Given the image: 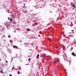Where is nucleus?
Masks as SVG:
<instances>
[{
  "mask_svg": "<svg viewBox=\"0 0 76 76\" xmlns=\"http://www.w3.org/2000/svg\"><path fill=\"white\" fill-rule=\"evenodd\" d=\"M72 55L73 56H74L75 57H76V55L75 53H72Z\"/></svg>",
  "mask_w": 76,
  "mask_h": 76,
  "instance_id": "nucleus-1",
  "label": "nucleus"
},
{
  "mask_svg": "<svg viewBox=\"0 0 76 76\" xmlns=\"http://www.w3.org/2000/svg\"><path fill=\"white\" fill-rule=\"evenodd\" d=\"M72 2L71 3V6H73V7H76V6H75V4H72Z\"/></svg>",
  "mask_w": 76,
  "mask_h": 76,
  "instance_id": "nucleus-2",
  "label": "nucleus"
},
{
  "mask_svg": "<svg viewBox=\"0 0 76 76\" xmlns=\"http://www.w3.org/2000/svg\"><path fill=\"white\" fill-rule=\"evenodd\" d=\"M39 55H37V57H36L37 59H38V58H39Z\"/></svg>",
  "mask_w": 76,
  "mask_h": 76,
  "instance_id": "nucleus-3",
  "label": "nucleus"
},
{
  "mask_svg": "<svg viewBox=\"0 0 76 76\" xmlns=\"http://www.w3.org/2000/svg\"><path fill=\"white\" fill-rule=\"evenodd\" d=\"M22 11L23 12V13H26L27 11H26V10H25V11L23 10Z\"/></svg>",
  "mask_w": 76,
  "mask_h": 76,
  "instance_id": "nucleus-4",
  "label": "nucleus"
},
{
  "mask_svg": "<svg viewBox=\"0 0 76 76\" xmlns=\"http://www.w3.org/2000/svg\"><path fill=\"white\" fill-rule=\"evenodd\" d=\"M13 48H18V46H13Z\"/></svg>",
  "mask_w": 76,
  "mask_h": 76,
  "instance_id": "nucleus-5",
  "label": "nucleus"
},
{
  "mask_svg": "<svg viewBox=\"0 0 76 76\" xmlns=\"http://www.w3.org/2000/svg\"><path fill=\"white\" fill-rule=\"evenodd\" d=\"M26 30L27 31H31V30L29 28H27Z\"/></svg>",
  "mask_w": 76,
  "mask_h": 76,
  "instance_id": "nucleus-6",
  "label": "nucleus"
},
{
  "mask_svg": "<svg viewBox=\"0 0 76 76\" xmlns=\"http://www.w3.org/2000/svg\"><path fill=\"white\" fill-rule=\"evenodd\" d=\"M56 61H58H58H59V59L58 58H57Z\"/></svg>",
  "mask_w": 76,
  "mask_h": 76,
  "instance_id": "nucleus-7",
  "label": "nucleus"
},
{
  "mask_svg": "<svg viewBox=\"0 0 76 76\" xmlns=\"http://www.w3.org/2000/svg\"><path fill=\"white\" fill-rule=\"evenodd\" d=\"M48 39H49V41H50V42H51V41L50 40V39H51V38H48Z\"/></svg>",
  "mask_w": 76,
  "mask_h": 76,
  "instance_id": "nucleus-8",
  "label": "nucleus"
},
{
  "mask_svg": "<svg viewBox=\"0 0 76 76\" xmlns=\"http://www.w3.org/2000/svg\"><path fill=\"white\" fill-rule=\"evenodd\" d=\"M2 71H3V69H2V70L0 71V72L2 74H3V72H2Z\"/></svg>",
  "mask_w": 76,
  "mask_h": 76,
  "instance_id": "nucleus-9",
  "label": "nucleus"
},
{
  "mask_svg": "<svg viewBox=\"0 0 76 76\" xmlns=\"http://www.w3.org/2000/svg\"><path fill=\"white\" fill-rule=\"evenodd\" d=\"M74 31H75V30H72V33H73V34H74Z\"/></svg>",
  "mask_w": 76,
  "mask_h": 76,
  "instance_id": "nucleus-10",
  "label": "nucleus"
},
{
  "mask_svg": "<svg viewBox=\"0 0 76 76\" xmlns=\"http://www.w3.org/2000/svg\"><path fill=\"white\" fill-rule=\"evenodd\" d=\"M10 20H11V21H13V19H12L10 18Z\"/></svg>",
  "mask_w": 76,
  "mask_h": 76,
  "instance_id": "nucleus-11",
  "label": "nucleus"
},
{
  "mask_svg": "<svg viewBox=\"0 0 76 76\" xmlns=\"http://www.w3.org/2000/svg\"><path fill=\"white\" fill-rule=\"evenodd\" d=\"M20 72L19 71H18V74H20Z\"/></svg>",
  "mask_w": 76,
  "mask_h": 76,
  "instance_id": "nucleus-12",
  "label": "nucleus"
},
{
  "mask_svg": "<svg viewBox=\"0 0 76 76\" xmlns=\"http://www.w3.org/2000/svg\"><path fill=\"white\" fill-rule=\"evenodd\" d=\"M73 48L72 47V48L71 49V50H70V51H72V50H73Z\"/></svg>",
  "mask_w": 76,
  "mask_h": 76,
  "instance_id": "nucleus-13",
  "label": "nucleus"
},
{
  "mask_svg": "<svg viewBox=\"0 0 76 76\" xmlns=\"http://www.w3.org/2000/svg\"><path fill=\"white\" fill-rule=\"evenodd\" d=\"M30 23V22H29V21L28 20L27 22V23Z\"/></svg>",
  "mask_w": 76,
  "mask_h": 76,
  "instance_id": "nucleus-14",
  "label": "nucleus"
},
{
  "mask_svg": "<svg viewBox=\"0 0 76 76\" xmlns=\"http://www.w3.org/2000/svg\"><path fill=\"white\" fill-rule=\"evenodd\" d=\"M6 26H7V28H9V26L7 25Z\"/></svg>",
  "mask_w": 76,
  "mask_h": 76,
  "instance_id": "nucleus-15",
  "label": "nucleus"
},
{
  "mask_svg": "<svg viewBox=\"0 0 76 76\" xmlns=\"http://www.w3.org/2000/svg\"><path fill=\"white\" fill-rule=\"evenodd\" d=\"M61 48H63V47H61L59 49V50H61Z\"/></svg>",
  "mask_w": 76,
  "mask_h": 76,
  "instance_id": "nucleus-16",
  "label": "nucleus"
},
{
  "mask_svg": "<svg viewBox=\"0 0 76 76\" xmlns=\"http://www.w3.org/2000/svg\"><path fill=\"white\" fill-rule=\"evenodd\" d=\"M39 33H40V34H42V32H41V31H40V32H39Z\"/></svg>",
  "mask_w": 76,
  "mask_h": 76,
  "instance_id": "nucleus-17",
  "label": "nucleus"
},
{
  "mask_svg": "<svg viewBox=\"0 0 76 76\" xmlns=\"http://www.w3.org/2000/svg\"><path fill=\"white\" fill-rule=\"evenodd\" d=\"M6 63H8V61H6Z\"/></svg>",
  "mask_w": 76,
  "mask_h": 76,
  "instance_id": "nucleus-18",
  "label": "nucleus"
},
{
  "mask_svg": "<svg viewBox=\"0 0 76 76\" xmlns=\"http://www.w3.org/2000/svg\"><path fill=\"white\" fill-rule=\"evenodd\" d=\"M62 47H63V48H65V47L63 46Z\"/></svg>",
  "mask_w": 76,
  "mask_h": 76,
  "instance_id": "nucleus-19",
  "label": "nucleus"
},
{
  "mask_svg": "<svg viewBox=\"0 0 76 76\" xmlns=\"http://www.w3.org/2000/svg\"><path fill=\"white\" fill-rule=\"evenodd\" d=\"M8 37H9V38H10V36L9 35V36H8Z\"/></svg>",
  "mask_w": 76,
  "mask_h": 76,
  "instance_id": "nucleus-20",
  "label": "nucleus"
},
{
  "mask_svg": "<svg viewBox=\"0 0 76 76\" xmlns=\"http://www.w3.org/2000/svg\"><path fill=\"white\" fill-rule=\"evenodd\" d=\"M13 60V58H11V60H12H12Z\"/></svg>",
  "mask_w": 76,
  "mask_h": 76,
  "instance_id": "nucleus-21",
  "label": "nucleus"
},
{
  "mask_svg": "<svg viewBox=\"0 0 76 76\" xmlns=\"http://www.w3.org/2000/svg\"><path fill=\"white\" fill-rule=\"evenodd\" d=\"M56 61H55L53 62L54 63H56Z\"/></svg>",
  "mask_w": 76,
  "mask_h": 76,
  "instance_id": "nucleus-22",
  "label": "nucleus"
},
{
  "mask_svg": "<svg viewBox=\"0 0 76 76\" xmlns=\"http://www.w3.org/2000/svg\"><path fill=\"white\" fill-rule=\"evenodd\" d=\"M30 60H31V58H29L28 59L29 61H30Z\"/></svg>",
  "mask_w": 76,
  "mask_h": 76,
  "instance_id": "nucleus-23",
  "label": "nucleus"
},
{
  "mask_svg": "<svg viewBox=\"0 0 76 76\" xmlns=\"http://www.w3.org/2000/svg\"><path fill=\"white\" fill-rule=\"evenodd\" d=\"M8 20H10V18H9V17H8Z\"/></svg>",
  "mask_w": 76,
  "mask_h": 76,
  "instance_id": "nucleus-24",
  "label": "nucleus"
},
{
  "mask_svg": "<svg viewBox=\"0 0 76 76\" xmlns=\"http://www.w3.org/2000/svg\"><path fill=\"white\" fill-rule=\"evenodd\" d=\"M12 69H15L14 67H13L12 68Z\"/></svg>",
  "mask_w": 76,
  "mask_h": 76,
  "instance_id": "nucleus-25",
  "label": "nucleus"
},
{
  "mask_svg": "<svg viewBox=\"0 0 76 76\" xmlns=\"http://www.w3.org/2000/svg\"><path fill=\"white\" fill-rule=\"evenodd\" d=\"M10 76H12V75H10Z\"/></svg>",
  "mask_w": 76,
  "mask_h": 76,
  "instance_id": "nucleus-26",
  "label": "nucleus"
},
{
  "mask_svg": "<svg viewBox=\"0 0 76 76\" xmlns=\"http://www.w3.org/2000/svg\"><path fill=\"white\" fill-rule=\"evenodd\" d=\"M38 64H39V63H37V65H38Z\"/></svg>",
  "mask_w": 76,
  "mask_h": 76,
  "instance_id": "nucleus-27",
  "label": "nucleus"
},
{
  "mask_svg": "<svg viewBox=\"0 0 76 76\" xmlns=\"http://www.w3.org/2000/svg\"><path fill=\"white\" fill-rule=\"evenodd\" d=\"M37 23H35V25H37Z\"/></svg>",
  "mask_w": 76,
  "mask_h": 76,
  "instance_id": "nucleus-28",
  "label": "nucleus"
},
{
  "mask_svg": "<svg viewBox=\"0 0 76 76\" xmlns=\"http://www.w3.org/2000/svg\"><path fill=\"white\" fill-rule=\"evenodd\" d=\"M58 48V47H56V48Z\"/></svg>",
  "mask_w": 76,
  "mask_h": 76,
  "instance_id": "nucleus-29",
  "label": "nucleus"
},
{
  "mask_svg": "<svg viewBox=\"0 0 76 76\" xmlns=\"http://www.w3.org/2000/svg\"><path fill=\"white\" fill-rule=\"evenodd\" d=\"M63 50H64V48H63Z\"/></svg>",
  "mask_w": 76,
  "mask_h": 76,
  "instance_id": "nucleus-30",
  "label": "nucleus"
},
{
  "mask_svg": "<svg viewBox=\"0 0 76 76\" xmlns=\"http://www.w3.org/2000/svg\"><path fill=\"white\" fill-rule=\"evenodd\" d=\"M38 36H39V37H40V35H39Z\"/></svg>",
  "mask_w": 76,
  "mask_h": 76,
  "instance_id": "nucleus-31",
  "label": "nucleus"
},
{
  "mask_svg": "<svg viewBox=\"0 0 76 76\" xmlns=\"http://www.w3.org/2000/svg\"><path fill=\"white\" fill-rule=\"evenodd\" d=\"M31 45H33L32 44V43L31 44Z\"/></svg>",
  "mask_w": 76,
  "mask_h": 76,
  "instance_id": "nucleus-32",
  "label": "nucleus"
},
{
  "mask_svg": "<svg viewBox=\"0 0 76 76\" xmlns=\"http://www.w3.org/2000/svg\"><path fill=\"white\" fill-rule=\"evenodd\" d=\"M25 7V6H24V7H23V8H24V7Z\"/></svg>",
  "mask_w": 76,
  "mask_h": 76,
  "instance_id": "nucleus-33",
  "label": "nucleus"
},
{
  "mask_svg": "<svg viewBox=\"0 0 76 76\" xmlns=\"http://www.w3.org/2000/svg\"><path fill=\"white\" fill-rule=\"evenodd\" d=\"M4 24H5V25H6V24L4 23Z\"/></svg>",
  "mask_w": 76,
  "mask_h": 76,
  "instance_id": "nucleus-34",
  "label": "nucleus"
},
{
  "mask_svg": "<svg viewBox=\"0 0 76 76\" xmlns=\"http://www.w3.org/2000/svg\"><path fill=\"white\" fill-rule=\"evenodd\" d=\"M25 4H24V6H25Z\"/></svg>",
  "mask_w": 76,
  "mask_h": 76,
  "instance_id": "nucleus-35",
  "label": "nucleus"
},
{
  "mask_svg": "<svg viewBox=\"0 0 76 76\" xmlns=\"http://www.w3.org/2000/svg\"><path fill=\"white\" fill-rule=\"evenodd\" d=\"M48 57H49V56H48Z\"/></svg>",
  "mask_w": 76,
  "mask_h": 76,
  "instance_id": "nucleus-36",
  "label": "nucleus"
},
{
  "mask_svg": "<svg viewBox=\"0 0 76 76\" xmlns=\"http://www.w3.org/2000/svg\"><path fill=\"white\" fill-rule=\"evenodd\" d=\"M2 38H3V37H2Z\"/></svg>",
  "mask_w": 76,
  "mask_h": 76,
  "instance_id": "nucleus-37",
  "label": "nucleus"
},
{
  "mask_svg": "<svg viewBox=\"0 0 76 76\" xmlns=\"http://www.w3.org/2000/svg\"><path fill=\"white\" fill-rule=\"evenodd\" d=\"M5 6V7H6V6Z\"/></svg>",
  "mask_w": 76,
  "mask_h": 76,
  "instance_id": "nucleus-38",
  "label": "nucleus"
},
{
  "mask_svg": "<svg viewBox=\"0 0 76 76\" xmlns=\"http://www.w3.org/2000/svg\"><path fill=\"white\" fill-rule=\"evenodd\" d=\"M8 45H9V44H8Z\"/></svg>",
  "mask_w": 76,
  "mask_h": 76,
  "instance_id": "nucleus-39",
  "label": "nucleus"
},
{
  "mask_svg": "<svg viewBox=\"0 0 76 76\" xmlns=\"http://www.w3.org/2000/svg\"><path fill=\"white\" fill-rule=\"evenodd\" d=\"M34 22H35V21H34Z\"/></svg>",
  "mask_w": 76,
  "mask_h": 76,
  "instance_id": "nucleus-40",
  "label": "nucleus"
},
{
  "mask_svg": "<svg viewBox=\"0 0 76 76\" xmlns=\"http://www.w3.org/2000/svg\"><path fill=\"white\" fill-rule=\"evenodd\" d=\"M34 22H35V21H34Z\"/></svg>",
  "mask_w": 76,
  "mask_h": 76,
  "instance_id": "nucleus-41",
  "label": "nucleus"
}]
</instances>
